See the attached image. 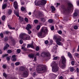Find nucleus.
<instances>
[{
    "mask_svg": "<svg viewBox=\"0 0 79 79\" xmlns=\"http://www.w3.org/2000/svg\"><path fill=\"white\" fill-rule=\"evenodd\" d=\"M67 4L69 6L67 8H64V5H63L61 6V7L64 9V12L66 14H69L71 11V8H73V5L71 2H68Z\"/></svg>",
    "mask_w": 79,
    "mask_h": 79,
    "instance_id": "nucleus-1",
    "label": "nucleus"
},
{
    "mask_svg": "<svg viewBox=\"0 0 79 79\" xmlns=\"http://www.w3.org/2000/svg\"><path fill=\"white\" fill-rule=\"evenodd\" d=\"M48 30L47 28L43 27L41 28L40 31L37 34V35L39 37L41 38L42 37L44 36V34H48Z\"/></svg>",
    "mask_w": 79,
    "mask_h": 79,
    "instance_id": "nucleus-2",
    "label": "nucleus"
},
{
    "mask_svg": "<svg viewBox=\"0 0 79 79\" xmlns=\"http://www.w3.org/2000/svg\"><path fill=\"white\" fill-rule=\"evenodd\" d=\"M35 5L39 6V5H45L47 3V2L45 0H36L34 2Z\"/></svg>",
    "mask_w": 79,
    "mask_h": 79,
    "instance_id": "nucleus-3",
    "label": "nucleus"
},
{
    "mask_svg": "<svg viewBox=\"0 0 79 79\" xmlns=\"http://www.w3.org/2000/svg\"><path fill=\"white\" fill-rule=\"evenodd\" d=\"M52 64L53 65L52 71L53 72H57L58 71L59 67L58 66V64L55 61L52 62Z\"/></svg>",
    "mask_w": 79,
    "mask_h": 79,
    "instance_id": "nucleus-4",
    "label": "nucleus"
},
{
    "mask_svg": "<svg viewBox=\"0 0 79 79\" xmlns=\"http://www.w3.org/2000/svg\"><path fill=\"white\" fill-rule=\"evenodd\" d=\"M46 70V67L44 66L38 65L36 69V70L38 72L39 71H45Z\"/></svg>",
    "mask_w": 79,
    "mask_h": 79,
    "instance_id": "nucleus-5",
    "label": "nucleus"
},
{
    "mask_svg": "<svg viewBox=\"0 0 79 79\" xmlns=\"http://www.w3.org/2000/svg\"><path fill=\"white\" fill-rule=\"evenodd\" d=\"M41 55L42 57H50V54L49 52H44L41 54Z\"/></svg>",
    "mask_w": 79,
    "mask_h": 79,
    "instance_id": "nucleus-6",
    "label": "nucleus"
},
{
    "mask_svg": "<svg viewBox=\"0 0 79 79\" xmlns=\"http://www.w3.org/2000/svg\"><path fill=\"white\" fill-rule=\"evenodd\" d=\"M61 58L62 64H66V60L65 57H64V56H61Z\"/></svg>",
    "mask_w": 79,
    "mask_h": 79,
    "instance_id": "nucleus-7",
    "label": "nucleus"
},
{
    "mask_svg": "<svg viewBox=\"0 0 79 79\" xmlns=\"http://www.w3.org/2000/svg\"><path fill=\"white\" fill-rule=\"evenodd\" d=\"M26 36V34L24 33H21L20 35V38L24 40V38H25Z\"/></svg>",
    "mask_w": 79,
    "mask_h": 79,
    "instance_id": "nucleus-8",
    "label": "nucleus"
},
{
    "mask_svg": "<svg viewBox=\"0 0 79 79\" xmlns=\"http://www.w3.org/2000/svg\"><path fill=\"white\" fill-rule=\"evenodd\" d=\"M23 74V77H27L28 76V72L27 71H24Z\"/></svg>",
    "mask_w": 79,
    "mask_h": 79,
    "instance_id": "nucleus-9",
    "label": "nucleus"
},
{
    "mask_svg": "<svg viewBox=\"0 0 79 79\" xmlns=\"http://www.w3.org/2000/svg\"><path fill=\"white\" fill-rule=\"evenodd\" d=\"M13 5H14V6L15 9V10H16V9H18V2H17L16 1H15L14 2Z\"/></svg>",
    "mask_w": 79,
    "mask_h": 79,
    "instance_id": "nucleus-10",
    "label": "nucleus"
},
{
    "mask_svg": "<svg viewBox=\"0 0 79 79\" xmlns=\"http://www.w3.org/2000/svg\"><path fill=\"white\" fill-rule=\"evenodd\" d=\"M54 39L56 40V42H60L61 40V39L60 38H57L56 36L54 37Z\"/></svg>",
    "mask_w": 79,
    "mask_h": 79,
    "instance_id": "nucleus-11",
    "label": "nucleus"
},
{
    "mask_svg": "<svg viewBox=\"0 0 79 79\" xmlns=\"http://www.w3.org/2000/svg\"><path fill=\"white\" fill-rule=\"evenodd\" d=\"M59 66L62 69H64L66 68V64H59Z\"/></svg>",
    "mask_w": 79,
    "mask_h": 79,
    "instance_id": "nucleus-12",
    "label": "nucleus"
},
{
    "mask_svg": "<svg viewBox=\"0 0 79 79\" xmlns=\"http://www.w3.org/2000/svg\"><path fill=\"white\" fill-rule=\"evenodd\" d=\"M32 28V27L31 25L29 24H28L27 25V26L26 27V28L27 31H29L30 29Z\"/></svg>",
    "mask_w": 79,
    "mask_h": 79,
    "instance_id": "nucleus-13",
    "label": "nucleus"
},
{
    "mask_svg": "<svg viewBox=\"0 0 79 79\" xmlns=\"http://www.w3.org/2000/svg\"><path fill=\"white\" fill-rule=\"evenodd\" d=\"M25 70V68L24 67H20L19 68V71H23Z\"/></svg>",
    "mask_w": 79,
    "mask_h": 79,
    "instance_id": "nucleus-14",
    "label": "nucleus"
},
{
    "mask_svg": "<svg viewBox=\"0 0 79 79\" xmlns=\"http://www.w3.org/2000/svg\"><path fill=\"white\" fill-rule=\"evenodd\" d=\"M34 48V45H33V44H28L27 48Z\"/></svg>",
    "mask_w": 79,
    "mask_h": 79,
    "instance_id": "nucleus-15",
    "label": "nucleus"
},
{
    "mask_svg": "<svg viewBox=\"0 0 79 79\" xmlns=\"http://www.w3.org/2000/svg\"><path fill=\"white\" fill-rule=\"evenodd\" d=\"M56 43L58 45H60L61 46H63V44L60 41L59 42H56Z\"/></svg>",
    "mask_w": 79,
    "mask_h": 79,
    "instance_id": "nucleus-16",
    "label": "nucleus"
},
{
    "mask_svg": "<svg viewBox=\"0 0 79 79\" xmlns=\"http://www.w3.org/2000/svg\"><path fill=\"white\" fill-rule=\"evenodd\" d=\"M6 7V4H4L3 5H2V10H4V9H5Z\"/></svg>",
    "mask_w": 79,
    "mask_h": 79,
    "instance_id": "nucleus-17",
    "label": "nucleus"
},
{
    "mask_svg": "<svg viewBox=\"0 0 79 79\" xmlns=\"http://www.w3.org/2000/svg\"><path fill=\"white\" fill-rule=\"evenodd\" d=\"M51 8L52 9V11H55V7H54V6H51Z\"/></svg>",
    "mask_w": 79,
    "mask_h": 79,
    "instance_id": "nucleus-18",
    "label": "nucleus"
},
{
    "mask_svg": "<svg viewBox=\"0 0 79 79\" xmlns=\"http://www.w3.org/2000/svg\"><path fill=\"white\" fill-rule=\"evenodd\" d=\"M8 37H7V36H6L4 39V41L5 42H7V41H8Z\"/></svg>",
    "mask_w": 79,
    "mask_h": 79,
    "instance_id": "nucleus-19",
    "label": "nucleus"
},
{
    "mask_svg": "<svg viewBox=\"0 0 79 79\" xmlns=\"http://www.w3.org/2000/svg\"><path fill=\"white\" fill-rule=\"evenodd\" d=\"M28 56L29 57V58H34V55L33 54H29L28 55Z\"/></svg>",
    "mask_w": 79,
    "mask_h": 79,
    "instance_id": "nucleus-20",
    "label": "nucleus"
},
{
    "mask_svg": "<svg viewBox=\"0 0 79 79\" xmlns=\"http://www.w3.org/2000/svg\"><path fill=\"white\" fill-rule=\"evenodd\" d=\"M68 56H69V57L70 58H72L73 57V56H72V55L69 52L68 53Z\"/></svg>",
    "mask_w": 79,
    "mask_h": 79,
    "instance_id": "nucleus-21",
    "label": "nucleus"
},
{
    "mask_svg": "<svg viewBox=\"0 0 79 79\" xmlns=\"http://www.w3.org/2000/svg\"><path fill=\"white\" fill-rule=\"evenodd\" d=\"M30 39V37L28 36H26L25 38H24L23 39V40H29Z\"/></svg>",
    "mask_w": 79,
    "mask_h": 79,
    "instance_id": "nucleus-22",
    "label": "nucleus"
},
{
    "mask_svg": "<svg viewBox=\"0 0 79 79\" xmlns=\"http://www.w3.org/2000/svg\"><path fill=\"white\" fill-rule=\"evenodd\" d=\"M19 17L20 21L21 22H23V20H24V18L19 16Z\"/></svg>",
    "mask_w": 79,
    "mask_h": 79,
    "instance_id": "nucleus-23",
    "label": "nucleus"
},
{
    "mask_svg": "<svg viewBox=\"0 0 79 79\" xmlns=\"http://www.w3.org/2000/svg\"><path fill=\"white\" fill-rule=\"evenodd\" d=\"M78 15V14L77 13L76 11H75V12L74 13L73 16L75 17H77V16Z\"/></svg>",
    "mask_w": 79,
    "mask_h": 79,
    "instance_id": "nucleus-24",
    "label": "nucleus"
},
{
    "mask_svg": "<svg viewBox=\"0 0 79 79\" xmlns=\"http://www.w3.org/2000/svg\"><path fill=\"white\" fill-rule=\"evenodd\" d=\"M44 16V15L42 14V13L41 12H40L38 14V16L40 17H40H42V16Z\"/></svg>",
    "mask_w": 79,
    "mask_h": 79,
    "instance_id": "nucleus-25",
    "label": "nucleus"
},
{
    "mask_svg": "<svg viewBox=\"0 0 79 79\" xmlns=\"http://www.w3.org/2000/svg\"><path fill=\"white\" fill-rule=\"evenodd\" d=\"M11 13H12V10L11 9H9L8 12V13L9 15H10L11 14Z\"/></svg>",
    "mask_w": 79,
    "mask_h": 79,
    "instance_id": "nucleus-26",
    "label": "nucleus"
},
{
    "mask_svg": "<svg viewBox=\"0 0 79 79\" xmlns=\"http://www.w3.org/2000/svg\"><path fill=\"white\" fill-rule=\"evenodd\" d=\"M7 67V65L6 64H3L2 66V68L3 69H6Z\"/></svg>",
    "mask_w": 79,
    "mask_h": 79,
    "instance_id": "nucleus-27",
    "label": "nucleus"
},
{
    "mask_svg": "<svg viewBox=\"0 0 79 79\" xmlns=\"http://www.w3.org/2000/svg\"><path fill=\"white\" fill-rule=\"evenodd\" d=\"M75 56L77 58H79V54L77 53H76L75 54Z\"/></svg>",
    "mask_w": 79,
    "mask_h": 79,
    "instance_id": "nucleus-28",
    "label": "nucleus"
},
{
    "mask_svg": "<svg viewBox=\"0 0 79 79\" xmlns=\"http://www.w3.org/2000/svg\"><path fill=\"white\" fill-rule=\"evenodd\" d=\"M15 15L17 17H19V12L18 11H16L15 13Z\"/></svg>",
    "mask_w": 79,
    "mask_h": 79,
    "instance_id": "nucleus-29",
    "label": "nucleus"
},
{
    "mask_svg": "<svg viewBox=\"0 0 79 79\" xmlns=\"http://www.w3.org/2000/svg\"><path fill=\"white\" fill-rule=\"evenodd\" d=\"M53 20L52 19H49L48 20V22L50 23H53Z\"/></svg>",
    "mask_w": 79,
    "mask_h": 79,
    "instance_id": "nucleus-30",
    "label": "nucleus"
},
{
    "mask_svg": "<svg viewBox=\"0 0 79 79\" xmlns=\"http://www.w3.org/2000/svg\"><path fill=\"white\" fill-rule=\"evenodd\" d=\"M58 47V45L56 44L55 46L53 47V48L54 50H55V49H57V47Z\"/></svg>",
    "mask_w": 79,
    "mask_h": 79,
    "instance_id": "nucleus-31",
    "label": "nucleus"
},
{
    "mask_svg": "<svg viewBox=\"0 0 79 79\" xmlns=\"http://www.w3.org/2000/svg\"><path fill=\"white\" fill-rule=\"evenodd\" d=\"M6 18V16L5 15H3L2 17V19L3 21H5V19Z\"/></svg>",
    "mask_w": 79,
    "mask_h": 79,
    "instance_id": "nucleus-32",
    "label": "nucleus"
},
{
    "mask_svg": "<svg viewBox=\"0 0 79 79\" xmlns=\"http://www.w3.org/2000/svg\"><path fill=\"white\" fill-rule=\"evenodd\" d=\"M40 25H38L36 27V29L37 30H39V29H40Z\"/></svg>",
    "mask_w": 79,
    "mask_h": 79,
    "instance_id": "nucleus-33",
    "label": "nucleus"
},
{
    "mask_svg": "<svg viewBox=\"0 0 79 79\" xmlns=\"http://www.w3.org/2000/svg\"><path fill=\"white\" fill-rule=\"evenodd\" d=\"M57 32L59 34H60V35L62 34V31H61V30H59Z\"/></svg>",
    "mask_w": 79,
    "mask_h": 79,
    "instance_id": "nucleus-34",
    "label": "nucleus"
},
{
    "mask_svg": "<svg viewBox=\"0 0 79 79\" xmlns=\"http://www.w3.org/2000/svg\"><path fill=\"white\" fill-rule=\"evenodd\" d=\"M70 71H71V72H73V71H74V68H70Z\"/></svg>",
    "mask_w": 79,
    "mask_h": 79,
    "instance_id": "nucleus-35",
    "label": "nucleus"
},
{
    "mask_svg": "<svg viewBox=\"0 0 79 79\" xmlns=\"http://www.w3.org/2000/svg\"><path fill=\"white\" fill-rule=\"evenodd\" d=\"M17 52L18 53H20L21 52V50L20 49H18L17 50Z\"/></svg>",
    "mask_w": 79,
    "mask_h": 79,
    "instance_id": "nucleus-36",
    "label": "nucleus"
},
{
    "mask_svg": "<svg viewBox=\"0 0 79 79\" xmlns=\"http://www.w3.org/2000/svg\"><path fill=\"white\" fill-rule=\"evenodd\" d=\"M34 22L35 24H37V23H38L39 21L37 19H35L34 20Z\"/></svg>",
    "mask_w": 79,
    "mask_h": 79,
    "instance_id": "nucleus-37",
    "label": "nucleus"
},
{
    "mask_svg": "<svg viewBox=\"0 0 79 79\" xmlns=\"http://www.w3.org/2000/svg\"><path fill=\"white\" fill-rule=\"evenodd\" d=\"M20 64V63L19 62H17L15 63L16 66H19Z\"/></svg>",
    "mask_w": 79,
    "mask_h": 79,
    "instance_id": "nucleus-38",
    "label": "nucleus"
},
{
    "mask_svg": "<svg viewBox=\"0 0 79 79\" xmlns=\"http://www.w3.org/2000/svg\"><path fill=\"white\" fill-rule=\"evenodd\" d=\"M39 49H40V48L38 46L36 48V51H39Z\"/></svg>",
    "mask_w": 79,
    "mask_h": 79,
    "instance_id": "nucleus-39",
    "label": "nucleus"
},
{
    "mask_svg": "<svg viewBox=\"0 0 79 79\" xmlns=\"http://www.w3.org/2000/svg\"><path fill=\"white\" fill-rule=\"evenodd\" d=\"M3 76L5 78L7 77V75H6V74L5 73H3Z\"/></svg>",
    "mask_w": 79,
    "mask_h": 79,
    "instance_id": "nucleus-40",
    "label": "nucleus"
},
{
    "mask_svg": "<svg viewBox=\"0 0 79 79\" xmlns=\"http://www.w3.org/2000/svg\"><path fill=\"white\" fill-rule=\"evenodd\" d=\"M10 33V32L8 31H5V33L6 34H9Z\"/></svg>",
    "mask_w": 79,
    "mask_h": 79,
    "instance_id": "nucleus-41",
    "label": "nucleus"
},
{
    "mask_svg": "<svg viewBox=\"0 0 79 79\" xmlns=\"http://www.w3.org/2000/svg\"><path fill=\"white\" fill-rule=\"evenodd\" d=\"M32 76H33V77H35V76H36V73H35V72H33L32 74Z\"/></svg>",
    "mask_w": 79,
    "mask_h": 79,
    "instance_id": "nucleus-42",
    "label": "nucleus"
},
{
    "mask_svg": "<svg viewBox=\"0 0 79 79\" xmlns=\"http://www.w3.org/2000/svg\"><path fill=\"white\" fill-rule=\"evenodd\" d=\"M8 27H9V28L10 29L12 30L13 29V28L11 27H10V25H8Z\"/></svg>",
    "mask_w": 79,
    "mask_h": 79,
    "instance_id": "nucleus-43",
    "label": "nucleus"
},
{
    "mask_svg": "<svg viewBox=\"0 0 79 79\" xmlns=\"http://www.w3.org/2000/svg\"><path fill=\"white\" fill-rule=\"evenodd\" d=\"M26 44H23V47H22V49H23V48H25V47H26Z\"/></svg>",
    "mask_w": 79,
    "mask_h": 79,
    "instance_id": "nucleus-44",
    "label": "nucleus"
},
{
    "mask_svg": "<svg viewBox=\"0 0 79 79\" xmlns=\"http://www.w3.org/2000/svg\"><path fill=\"white\" fill-rule=\"evenodd\" d=\"M21 10L22 11H24L25 10V8L23 7H22L21 8Z\"/></svg>",
    "mask_w": 79,
    "mask_h": 79,
    "instance_id": "nucleus-45",
    "label": "nucleus"
},
{
    "mask_svg": "<svg viewBox=\"0 0 79 79\" xmlns=\"http://www.w3.org/2000/svg\"><path fill=\"white\" fill-rule=\"evenodd\" d=\"M25 21H26V22H28V21H29V20H28V19H27L26 17H25Z\"/></svg>",
    "mask_w": 79,
    "mask_h": 79,
    "instance_id": "nucleus-46",
    "label": "nucleus"
},
{
    "mask_svg": "<svg viewBox=\"0 0 79 79\" xmlns=\"http://www.w3.org/2000/svg\"><path fill=\"white\" fill-rule=\"evenodd\" d=\"M7 52L8 53H12V51H11L10 50H9L7 51Z\"/></svg>",
    "mask_w": 79,
    "mask_h": 79,
    "instance_id": "nucleus-47",
    "label": "nucleus"
},
{
    "mask_svg": "<svg viewBox=\"0 0 79 79\" xmlns=\"http://www.w3.org/2000/svg\"><path fill=\"white\" fill-rule=\"evenodd\" d=\"M74 29H78V27L77 26H75L74 27Z\"/></svg>",
    "mask_w": 79,
    "mask_h": 79,
    "instance_id": "nucleus-48",
    "label": "nucleus"
},
{
    "mask_svg": "<svg viewBox=\"0 0 79 79\" xmlns=\"http://www.w3.org/2000/svg\"><path fill=\"white\" fill-rule=\"evenodd\" d=\"M8 56V54H5V55H2V56L3 58H4V57H5V56Z\"/></svg>",
    "mask_w": 79,
    "mask_h": 79,
    "instance_id": "nucleus-49",
    "label": "nucleus"
},
{
    "mask_svg": "<svg viewBox=\"0 0 79 79\" xmlns=\"http://www.w3.org/2000/svg\"><path fill=\"white\" fill-rule=\"evenodd\" d=\"M7 48H7V46H5L3 48V50H5L6 49H7Z\"/></svg>",
    "mask_w": 79,
    "mask_h": 79,
    "instance_id": "nucleus-50",
    "label": "nucleus"
},
{
    "mask_svg": "<svg viewBox=\"0 0 79 79\" xmlns=\"http://www.w3.org/2000/svg\"><path fill=\"white\" fill-rule=\"evenodd\" d=\"M15 64H14V63H12L11 64V66L12 67V68H14Z\"/></svg>",
    "mask_w": 79,
    "mask_h": 79,
    "instance_id": "nucleus-51",
    "label": "nucleus"
},
{
    "mask_svg": "<svg viewBox=\"0 0 79 79\" xmlns=\"http://www.w3.org/2000/svg\"><path fill=\"white\" fill-rule=\"evenodd\" d=\"M57 59H58V57L56 56V57H55L53 58V60H57Z\"/></svg>",
    "mask_w": 79,
    "mask_h": 79,
    "instance_id": "nucleus-52",
    "label": "nucleus"
},
{
    "mask_svg": "<svg viewBox=\"0 0 79 79\" xmlns=\"http://www.w3.org/2000/svg\"><path fill=\"white\" fill-rule=\"evenodd\" d=\"M41 21H43L44 22L45 21V19H44V18H42L41 19Z\"/></svg>",
    "mask_w": 79,
    "mask_h": 79,
    "instance_id": "nucleus-53",
    "label": "nucleus"
},
{
    "mask_svg": "<svg viewBox=\"0 0 79 79\" xmlns=\"http://www.w3.org/2000/svg\"><path fill=\"white\" fill-rule=\"evenodd\" d=\"M51 29L52 31H53V30H54V27H53V26H52L51 28Z\"/></svg>",
    "mask_w": 79,
    "mask_h": 79,
    "instance_id": "nucleus-54",
    "label": "nucleus"
},
{
    "mask_svg": "<svg viewBox=\"0 0 79 79\" xmlns=\"http://www.w3.org/2000/svg\"><path fill=\"white\" fill-rule=\"evenodd\" d=\"M0 36H1V37L3 38V34L2 33H1L0 34Z\"/></svg>",
    "mask_w": 79,
    "mask_h": 79,
    "instance_id": "nucleus-55",
    "label": "nucleus"
},
{
    "mask_svg": "<svg viewBox=\"0 0 79 79\" xmlns=\"http://www.w3.org/2000/svg\"><path fill=\"white\" fill-rule=\"evenodd\" d=\"M60 3H56V6L57 7H58V6H60Z\"/></svg>",
    "mask_w": 79,
    "mask_h": 79,
    "instance_id": "nucleus-56",
    "label": "nucleus"
},
{
    "mask_svg": "<svg viewBox=\"0 0 79 79\" xmlns=\"http://www.w3.org/2000/svg\"><path fill=\"white\" fill-rule=\"evenodd\" d=\"M28 34H31V33H32V32L31 31L29 30H28Z\"/></svg>",
    "mask_w": 79,
    "mask_h": 79,
    "instance_id": "nucleus-57",
    "label": "nucleus"
},
{
    "mask_svg": "<svg viewBox=\"0 0 79 79\" xmlns=\"http://www.w3.org/2000/svg\"><path fill=\"white\" fill-rule=\"evenodd\" d=\"M72 65H74V61H73L71 62Z\"/></svg>",
    "mask_w": 79,
    "mask_h": 79,
    "instance_id": "nucleus-58",
    "label": "nucleus"
},
{
    "mask_svg": "<svg viewBox=\"0 0 79 79\" xmlns=\"http://www.w3.org/2000/svg\"><path fill=\"white\" fill-rule=\"evenodd\" d=\"M23 51H24H24L26 52V51H27V48H23Z\"/></svg>",
    "mask_w": 79,
    "mask_h": 79,
    "instance_id": "nucleus-59",
    "label": "nucleus"
},
{
    "mask_svg": "<svg viewBox=\"0 0 79 79\" xmlns=\"http://www.w3.org/2000/svg\"><path fill=\"white\" fill-rule=\"evenodd\" d=\"M48 41L47 40L45 42V44H48Z\"/></svg>",
    "mask_w": 79,
    "mask_h": 79,
    "instance_id": "nucleus-60",
    "label": "nucleus"
},
{
    "mask_svg": "<svg viewBox=\"0 0 79 79\" xmlns=\"http://www.w3.org/2000/svg\"><path fill=\"white\" fill-rule=\"evenodd\" d=\"M20 44H22L23 43V40H21L20 41Z\"/></svg>",
    "mask_w": 79,
    "mask_h": 79,
    "instance_id": "nucleus-61",
    "label": "nucleus"
},
{
    "mask_svg": "<svg viewBox=\"0 0 79 79\" xmlns=\"http://www.w3.org/2000/svg\"><path fill=\"white\" fill-rule=\"evenodd\" d=\"M35 56H39V52H37L36 53V54L35 55Z\"/></svg>",
    "mask_w": 79,
    "mask_h": 79,
    "instance_id": "nucleus-62",
    "label": "nucleus"
},
{
    "mask_svg": "<svg viewBox=\"0 0 79 79\" xmlns=\"http://www.w3.org/2000/svg\"><path fill=\"white\" fill-rule=\"evenodd\" d=\"M16 58H13V61H16Z\"/></svg>",
    "mask_w": 79,
    "mask_h": 79,
    "instance_id": "nucleus-63",
    "label": "nucleus"
},
{
    "mask_svg": "<svg viewBox=\"0 0 79 79\" xmlns=\"http://www.w3.org/2000/svg\"><path fill=\"white\" fill-rule=\"evenodd\" d=\"M77 73H79V69H78V68L77 69Z\"/></svg>",
    "mask_w": 79,
    "mask_h": 79,
    "instance_id": "nucleus-64",
    "label": "nucleus"
}]
</instances>
